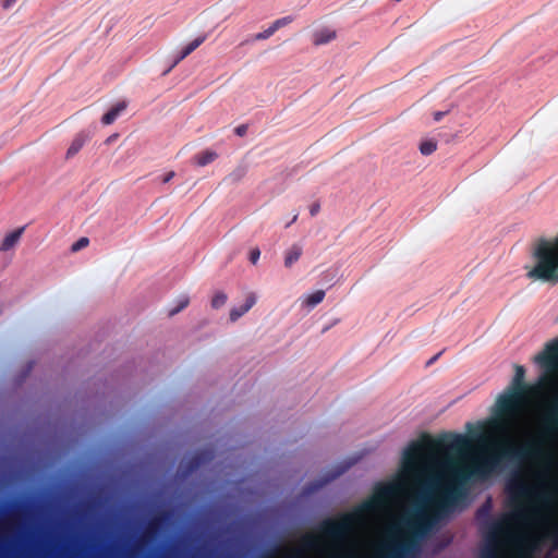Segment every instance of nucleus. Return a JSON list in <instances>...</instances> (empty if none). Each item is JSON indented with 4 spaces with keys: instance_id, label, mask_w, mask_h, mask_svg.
Instances as JSON below:
<instances>
[{
    "instance_id": "12",
    "label": "nucleus",
    "mask_w": 558,
    "mask_h": 558,
    "mask_svg": "<svg viewBox=\"0 0 558 558\" xmlns=\"http://www.w3.org/2000/svg\"><path fill=\"white\" fill-rule=\"evenodd\" d=\"M88 136L86 134L80 133L75 136V138L72 141L68 151H66V158H72L75 156L81 148L84 146V144L87 142Z\"/></svg>"
},
{
    "instance_id": "22",
    "label": "nucleus",
    "mask_w": 558,
    "mask_h": 558,
    "mask_svg": "<svg viewBox=\"0 0 558 558\" xmlns=\"http://www.w3.org/2000/svg\"><path fill=\"white\" fill-rule=\"evenodd\" d=\"M291 22L292 19L290 16H286L275 21L269 27L272 29L274 33H276L279 28L289 25Z\"/></svg>"
},
{
    "instance_id": "4",
    "label": "nucleus",
    "mask_w": 558,
    "mask_h": 558,
    "mask_svg": "<svg viewBox=\"0 0 558 558\" xmlns=\"http://www.w3.org/2000/svg\"><path fill=\"white\" fill-rule=\"evenodd\" d=\"M534 265L526 267L527 277L534 281L558 282V233L553 239H539L534 243Z\"/></svg>"
},
{
    "instance_id": "25",
    "label": "nucleus",
    "mask_w": 558,
    "mask_h": 558,
    "mask_svg": "<svg viewBox=\"0 0 558 558\" xmlns=\"http://www.w3.org/2000/svg\"><path fill=\"white\" fill-rule=\"evenodd\" d=\"M275 33L272 32V29L270 27H268L267 29H265L264 32L262 33H258L256 36H255V39L257 40H264V39H267L269 38L270 36H272Z\"/></svg>"
},
{
    "instance_id": "19",
    "label": "nucleus",
    "mask_w": 558,
    "mask_h": 558,
    "mask_svg": "<svg viewBox=\"0 0 558 558\" xmlns=\"http://www.w3.org/2000/svg\"><path fill=\"white\" fill-rule=\"evenodd\" d=\"M551 508H553V500L550 501V506L547 509V513H548V517H549L548 523L541 524L536 529H538V527H548L549 529L550 527V532L555 536V538H556V541L558 543V525H553Z\"/></svg>"
},
{
    "instance_id": "3",
    "label": "nucleus",
    "mask_w": 558,
    "mask_h": 558,
    "mask_svg": "<svg viewBox=\"0 0 558 558\" xmlns=\"http://www.w3.org/2000/svg\"><path fill=\"white\" fill-rule=\"evenodd\" d=\"M389 495V488H380L373 497L359 505L354 512L345 513L337 521L330 519L323 521L319 526L322 534L336 544H342L353 532L357 522L377 512L384 506Z\"/></svg>"
},
{
    "instance_id": "8",
    "label": "nucleus",
    "mask_w": 558,
    "mask_h": 558,
    "mask_svg": "<svg viewBox=\"0 0 558 558\" xmlns=\"http://www.w3.org/2000/svg\"><path fill=\"white\" fill-rule=\"evenodd\" d=\"M257 302V295L255 292H247L245 294V302L238 306L230 310V320L232 323L236 322L240 317H242L244 314H246Z\"/></svg>"
},
{
    "instance_id": "20",
    "label": "nucleus",
    "mask_w": 558,
    "mask_h": 558,
    "mask_svg": "<svg viewBox=\"0 0 558 558\" xmlns=\"http://www.w3.org/2000/svg\"><path fill=\"white\" fill-rule=\"evenodd\" d=\"M245 173L246 170L244 167H238L228 175L227 180L236 183L244 178Z\"/></svg>"
},
{
    "instance_id": "2",
    "label": "nucleus",
    "mask_w": 558,
    "mask_h": 558,
    "mask_svg": "<svg viewBox=\"0 0 558 558\" xmlns=\"http://www.w3.org/2000/svg\"><path fill=\"white\" fill-rule=\"evenodd\" d=\"M544 410L532 428L514 434V425L498 433L497 447L487 454L465 462L471 439L462 434L424 433L403 450L401 469L404 477L417 488V507L404 517L384 546L379 558H414L422 541L436 523L464 497L472 480L492 475L502 461L529 462V472L518 474L508 484L514 509L495 522L482 549V558H504L505 541L523 539L525 530L547 519L553 494V445L558 439V423Z\"/></svg>"
},
{
    "instance_id": "1",
    "label": "nucleus",
    "mask_w": 558,
    "mask_h": 558,
    "mask_svg": "<svg viewBox=\"0 0 558 558\" xmlns=\"http://www.w3.org/2000/svg\"><path fill=\"white\" fill-rule=\"evenodd\" d=\"M544 410L532 428L514 434V425L498 433L497 447L487 454L465 462L471 439L462 434L424 433L403 450L401 469L404 477L417 488V507L404 517L384 546L379 558H414L422 541L436 523L464 497L472 480L492 475L502 461L529 462V472L518 474L508 484L514 509L495 522L482 549V558H504L505 541L523 539L525 530L547 519L553 494V445L558 439V423Z\"/></svg>"
},
{
    "instance_id": "17",
    "label": "nucleus",
    "mask_w": 558,
    "mask_h": 558,
    "mask_svg": "<svg viewBox=\"0 0 558 558\" xmlns=\"http://www.w3.org/2000/svg\"><path fill=\"white\" fill-rule=\"evenodd\" d=\"M217 157H218V155H217L216 151H214V150H205V151L198 154L195 157V162L199 167H205L208 163L213 162Z\"/></svg>"
},
{
    "instance_id": "26",
    "label": "nucleus",
    "mask_w": 558,
    "mask_h": 558,
    "mask_svg": "<svg viewBox=\"0 0 558 558\" xmlns=\"http://www.w3.org/2000/svg\"><path fill=\"white\" fill-rule=\"evenodd\" d=\"M259 256H260V251L257 247L253 248L250 252V260H251V263L255 265L258 262Z\"/></svg>"
},
{
    "instance_id": "5",
    "label": "nucleus",
    "mask_w": 558,
    "mask_h": 558,
    "mask_svg": "<svg viewBox=\"0 0 558 558\" xmlns=\"http://www.w3.org/2000/svg\"><path fill=\"white\" fill-rule=\"evenodd\" d=\"M525 369L521 365L514 366V376L511 385L497 397L493 417H495L496 427L501 428L504 432L509 427V414L513 413L527 389H531L525 383Z\"/></svg>"
},
{
    "instance_id": "27",
    "label": "nucleus",
    "mask_w": 558,
    "mask_h": 558,
    "mask_svg": "<svg viewBox=\"0 0 558 558\" xmlns=\"http://www.w3.org/2000/svg\"><path fill=\"white\" fill-rule=\"evenodd\" d=\"M445 112L437 111L434 113L435 121H439L444 117Z\"/></svg>"
},
{
    "instance_id": "21",
    "label": "nucleus",
    "mask_w": 558,
    "mask_h": 558,
    "mask_svg": "<svg viewBox=\"0 0 558 558\" xmlns=\"http://www.w3.org/2000/svg\"><path fill=\"white\" fill-rule=\"evenodd\" d=\"M227 299H228V296H227V294H226V293H223V292H217V293L213 296V299H211V306H213L214 308H220V307H222V306L226 304Z\"/></svg>"
},
{
    "instance_id": "28",
    "label": "nucleus",
    "mask_w": 558,
    "mask_h": 558,
    "mask_svg": "<svg viewBox=\"0 0 558 558\" xmlns=\"http://www.w3.org/2000/svg\"><path fill=\"white\" fill-rule=\"evenodd\" d=\"M318 210H319L318 205H313L310 209L312 216L316 215L318 213Z\"/></svg>"
},
{
    "instance_id": "9",
    "label": "nucleus",
    "mask_w": 558,
    "mask_h": 558,
    "mask_svg": "<svg viewBox=\"0 0 558 558\" xmlns=\"http://www.w3.org/2000/svg\"><path fill=\"white\" fill-rule=\"evenodd\" d=\"M336 38V31L329 27H322L313 33V43L316 46L325 45Z\"/></svg>"
},
{
    "instance_id": "31",
    "label": "nucleus",
    "mask_w": 558,
    "mask_h": 558,
    "mask_svg": "<svg viewBox=\"0 0 558 558\" xmlns=\"http://www.w3.org/2000/svg\"><path fill=\"white\" fill-rule=\"evenodd\" d=\"M303 554L304 553L302 550H298L291 556V558H302Z\"/></svg>"
},
{
    "instance_id": "13",
    "label": "nucleus",
    "mask_w": 558,
    "mask_h": 558,
    "mask_svg": "<svg viewBox=\"0 0 558 558\" xmlns=\"http://www.w3.org/2000/svg\"><path fill=\"white\" fill-rule=\"evenodd\" d=\"M302 246L299 244L292 245L287 252L284 256V266L290 268L294 263L299 260L302 255Z\"/></svg>"
},
{
    "instance_id": "15",
    "label": "nucleus",
    "mask_w": 558,
    "mask_h": 558,
    "mask_svg": "<svg viewBox=\"0 0 558 558\" xmlns=\"http://www.w3.org/2000/svg\"><path fill=\"white\" fill-rule=\"evenodd\" d=\"M126 108L125 102L117 104L111 110H109L106 114L102 116V123L109 125L116 121L119 114L124 111Z\"/></svg>"
},
{
    "instance_id": "6",
    "label": "nucleus",
    "mask_w": 558,
    "mask_h": 558,
    "mask_svg": "<svg viewBox=\"0 0 558 558\" xmlns=\"http://www.w3.org/2000/svg\"><path fill=\"white\" fill-rule=\"evenodd\" d=\"M534 362L547 371L546 374L539 377L538 385L548 386L551 384V374L558 371V337L545 344L544 350L535 355ZM545 410L551 414L550 418L558 423V399L553 401Z\"/></svg>"
},
{
    "instance_id": "29",
    "label": "nucleus",
    "mask_w": 558,
    "mask_h": 558,
    "mask_svg": "<svg viewBox=\"0 0 558 558\" xmlns=\"http://www.w3.org/2000/svg\"><path fill=\"white\" fill-rule=\"evenodd\" d=\"M16 0H4L3 7L5 9H9L13 3H15Z\"/></svg>"
},
{
    "instance_id": "14",
    "label": "nucleus",
    "mask_w": 558,
    "mask_h": 558,
    "mask_svg": "<svg viewBox=\"0 0 558 558\" xmlns=\"http://www.w3.org/2000/svg\"><path fill=\"white\" fill-rule=\"evenodd\" d=\"M325 298L324 290H317L313 293L306 294L302 299V304L308 308H313L317 304H319Z\"/></svg>"
},
{
    "instance_id": "18",
    "label": "nucleus",
    "mask_w": 558,
    "mask_h": 558,
    "mask_svg": "<svg viewBox=\"0 0 558 558\" xmlns=\"http://www.w3.org/2000/svg\"><path fill=\"white\" fill-rule=\"evenodd\" d=\"M437 148V143L433 140L423 141L420 145V151L424 156L433 154Z\"/></svg>"
},
{
    "instance_id": "11",
    "label": "nucleus",
    "mask_w": 558,
    "mask_h": 558,
    "mask_svg": "<svg viewBox=\"0 0 558 558\" xmlns=\"http://www.w3.org/2000/svg\"><path fill=\"white\" fill-rule=\"evenodd\" d=\"M205 40L204 36L197 37L194 40H192L190 44H187L183 50L178 54L175 58L172 66L177 65L180 61H182L184 58H186L190 53H192L196 48H198Z\"/></svg>"
},
{
    "instance_id": "7",
    "label": "nucleus",
    "mask_w": 558,
    "mask_h": 558,
    "mask_svg": "<svg viewBox=\"0 0 558 558\" xmlns=\"http://www.w3.org/2000/svg\"><path fill=\"white\" fill-rule=\"evenodd\" d=\"M549 517L547 515V519L538 523L537 525L530 527L525 530V537L523 539H511V541H505L504 545V558H509V549L511 547H517L519 550H523L525 547L529 546V551L533 549V538L532 533L536 527L541 524L548 523ZM521 558H530V553L522 554Z\"/></svg>"
},
{
    "instance_id": "24",
    "label": "nucleus",
    "mask_w": 558,
    "mask_h": 558,
    "mask_svg": "<svg viewBox=\"0 0 558 558\" xmlns=\"http://www.w3.org/2000/svg\"><path fill=\"white\" fill-rule=\"evenodd\" d=\"M88 239L87 238H81L72 245V251L77 252L83 247H86L88 245Z\"/></svg>"
},
{
    "instance_id": "10",
    "label": "nucleus",
    "mask_w": 558,
    "mask_h": 558,
    "mask_svg": "<svg viewBox=\"0 0 558 558\" xmlns=\"http://www.w3.org/2000/svg\"><path fill=\"white\" fill-rule=\"evenodd\" d=\"M24 230H25V227H21L16 230L10 232L9 234H7L0 244V251L8 252L11 248H13L20 241Z\"/></svg>"
},
{
    "instance_id": "16",
    "label": "nucleus",
    "mask_w": 558,
    "mask_h": 558,
    "mask_svg": "<svg viewBox=\"0 0 558 558\" xmlns=\"http://www.w3.org/2000/svg\"><path fill=\"white\" fill-rule=\"evenodd\" d=\"M302 543L305 550H317L322 547V539L319 536L307 533L302 537Z\"/></svg>"
},
{
    "instance_id": "33",
    "label": "nucleus",
    "mask_w": 558,
    "mask_h": 558,
    "mask_svg": "<svg viewBox=\"0 0 558 558\" xmlns=\"http://www.w3.org/2000/svg\"><path fill=\"white\" fill-rule=\"evenodd\" d=\"M117 136H118L117 134H114V135L110 136V137L107 140V142H108V143L112 142L113 140H116V138H117Z\"/></svg>"
},
{
    "instance_id": "32",
    "label": "nucleus",
    "mask_w": 558,
    "mask_h": 558,
    "mask_svg": "<svg viewBox=\"0 0 558 558\" xmlns=\"http://www.w3.org/2000/svg\"><path fill=\"white\" fill-rule=\"evenodd\" d=\"M202 460H205V458L197 457V461L194 466H198L201 464Z\"/></svg>"
},
{
    "instance_id": "30",
    "label": "nucleus",
    "mask_w": 558,
    "mask_h": 558,
    "mask_svg": "<svg viewBox=\"0 0 558 558\" xmlns=\"http://www.w3.org/2000/svg\"><path fill=\"white\" fill-rule=\"evenodd\" d=\"M174 175V172H169L165 178H163V182L167 183L169 182Z\"/></svg>"
},
{
    "instance_id": "23",
    "label": "nucleus",
    "mask_w": 558,
    "mask_h": 558,
    "mask_svg": "<svg viewBox=\"0 0 558 558\" xmlns=\"http://www.w3.org/2000/svg\"><path fill=\"white\" fill-rule=\"evenodd\" d=\"M189 304V298L182 296L179 300V305L170 311V315H175L180 311H182L184 307H186Z\"/></svg>"
}]
</instances>
